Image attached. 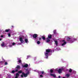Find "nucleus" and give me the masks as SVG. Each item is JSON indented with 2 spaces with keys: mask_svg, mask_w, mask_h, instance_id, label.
<instances>
[{
  "mask_svg": "<svg viewBox=\"0 0 78 78\" xmlns=\"http://www.w3.org/2000/svg\"><path fill=\"white\" fill-rule=\"evenodd\" d=\"M28 76V74H25L24 73H22V75L21 76V77H27Z\"/></svg>",
  "mask_w": 78,
  "mask_h": 78,
  "instance_id": "obj_5",
  "label": "nucleus"
},
{
  "mask_svg": "<svg viewBox=\"0 0 78 78\" xmlns=\"http://www.w3.org/2000/svg\"><path fill=\"white\" fill-rule=\"evenodd\" d=\"M50 71L51 72V73H52V72H53V70L51 69V70Z\"/></svg>",
  "mask_w": 78,
  "mask_h": 78,
  "instance_id": "obj_24",
  "label": "nucleus"
},
{
  "mask_svg": "<svg viewBox=\"0 0 78 78\" xmlns=\"http://www.w3.org/2000/svg\"><path fill=\"white\" fill-rule=\"evenodd\" d=\"M1 46L2 47H3V46H5V44H4V43H3L2 44H1Z\"/></svg>",
  "mask_w": 78,
  "mask_h": 78,
  "instance_id": "obj_17",
  "label": "nucleus"
},
{
  "mask_svg": "<svg viewBox=\"0 0 78 78\" xmlns=\"http://www.w3.org/2000/svg\"><path fill=\"white\" fill-rule=\"evenodd\" d=\"M42 39H43V40H45V37H44L43 36Z\"/></svg>",
  "mask_w": 78,
  "mask_h": 78,
  "instance_id": "obj_20",
  "label": "nucleus"
},
{
  "mask_svg": "<svg viewBox=\"0 0 78 78\" xmlns=\"http://www.w3.org/2000/svg\"><path fill=\"white\" fill-rule=\"evenodd\" d=\"M58 72L59 73H61L62 72V69H59L58 70Z\"/></svg>",
  "mask_w": 78,
  "mask_h": 78,
  "instance_id": "obj_8",
  "label": "nucleus"
},
{
  "mask_svg": "<svg viewBox=\"0 0 78 78\" xmlns=\"http://www.w3.org/2000/svg\"><path fill=\"white\" fill-rule=\"evenodd\" d=\"M34 71H36V70H34Z\"/></svg>",
  "mask_w": 78,
  "mask_h": 78,
  "instance_id": "obj_40",
  "label": "nucleus"
},
{
  "mask_svg": "<svg viewBox=\"0 0 78 78\" xmlns=\"http://www.w3.org/2000/svg\"><path fill=\"white\" fill-rule=\"evenodd\" d=\"M28 57V56H27V58Z\"/></svg>",
  "mask_w": 78,
  "mask_h": 78,
  "instance_id": "obj_37",
  "label": "nucleus"
},
{
  "mask_svg": "<svg viewBox=\"0 0 78 78\" xmlns=\"http://www.w3.org/2000/svg\"><path fill=\"white\" fill-rule=\"evenodd\" d=\"M25 41L26 42V43H27V42H28V39H25Z\"/></svg>",
  "mask_w": 78,
  "mask_h": 78,
  "instance_id": "obj_18",
  "label": "nucleus"
},
{
  "mask_svg": "<svg viewBox=\"0 0 78 78\" xmlns=\"http://www.w3.org/2000/svg\"><path fill=\"white\" fill-rule=\"evenodd\" d=\"M58 78H61V76H58Z\"/></svg>",
  "mask_w": 78,
  "mask_h": 78,
  "instance_id": "obj_35",
  "label": "nucleus"
},
{
  "mask_svg": "<svg viewBox=\"0 0 78 78\" xmlns=\"http://www.w3.org/2000/svg\"><path fill=\"white\" fill-rule=\"evenodd\" d=\"M61 44H62V46H64V45H65L66 44H67V43L64 40H62L61 41Z\"/></svg>",
  "mask_w": 78,
  "mask_h": 78,
  "instance_id": "obj_4",
  "label": "nucleus"
},
{
  "mask_svg": "<svg viewBox=\"0 0 78 78\" xmlns=\"http://www.w3.org/2000/svg\"><path fill=\"white\" fill-rule=\"evenodd\" d=\"M25 38V37L23 36H20V41L21 42V43H23L24 41H23V39Z\"/></svg>",
  "mask_w": 78,
  "mask_h": 78,
  "instance_id": "obj_2",
  "label": "nucleus"
},
{
  "mask_svg": "<svg viewBox=\"0 0 78 78\" xmlns=\"http://www.w3.org/2000/svg\"><path fill=\"white\" fill-rule=\"evenodd\" d=\"M58 69L57 68L55 69V71H58Z\"/></svg>",
  "mask_w": 78,
  "mask_h": 78,
  "instance_id": "obj_30",
  "label": "nucleus"
},
{
  "mask_svg": "<svg viewBox=\"0 0 78 78\" xmlns=\"http://www.w3.org/2000/svg\"><path fill=\"white\" fill-rule=\"evenodd\" d=\"M19 74H18V73H16V76L15 77V78H18V77L19 76Z\"/></svg>",
  "mask_w": 78,
  "mask_h": 78,
  "instance_id": "obj_11",
  "label": "nucleus"
},
{
  "mask_svg": "<svg viewBox=\"0 0 78 78\" xmlns=\"http://www.w3.org/2000/svg\"><path fill=\"white\" fill-rule=\"evenodd\" d=\"M9 47H11L9 46Z\"/></svg>",
  "mask_w": 78,
  "mask_h": 78,
  "instance_id": "obj_39",
  "label": "nucleus"
},
{
  "mask_svg": "<svg viewBox=\"0 0 78 78\" xmlns=\"http://www.w3.org/2000/svg\"><path fill=\"white\" fill-rule=\"evenodd\" d=\"M22 71H20L18 72V73H22Z\"/></svg>",
  "mask_w": 78,
  "mask_h": 78,
  "instance_id": "obj_19",
  "label": "nucleus"
},
{
  "mask_svg": "<svg viewBox=\"0 0 78 78\" xmlns=\"http://www.w3.org/2000/svg\"><path fill=\"white\" fill-rule=\"evenodd\" d=\"M1 37H3V35H1Z\"/></svg>",
  "mask_w": 78,
  "mask_h": 78,
  "instance_id": "obj_33",
  "label": "nucleus"
},
{
  "mask_svg": "<svg viewBox=\"0 0 78 78\" xmlns=\"http://www.w3.org/2000/svg\"><path fill=\"white\" fill-rule=\"evenodd\" d=\"M18 59L19 60V59L20 60L18 61L19 62H21V60H20V58H18Z\"/></svg>",
  "mask_w": 78,
  "mask_h": 78,
  "instance_id": "obj_15",
  "label": "nucleus"
},
{
  "mask_svg": "<svg viewBox=\"0 0 78 78\" xmlns=\"http://www.w3.org/2000/svg\"><path fill=\"white\" fill-rule=\"evenodd\" d=\"M53 31L54 33H56V30H54Z\"/></svg>",
  "mask_w": 78,
  "mask_h": 78,
  "instance_id": "obj_31",
  "label": "nucleus"
},
{
  "mask_svg": "<svg viewBox=\"0 0 78 78\" xmlns=\"http://www.w3.org/2000/svg\"><path fill=\"white\" fill-rule=\"evenodd\" d=\"M5 32H8V31H9V30H5Z\"/></svg>",
  "mask_w": 78,
  "mask_h": 78,
  "instance_id": "obj_23",
  "label": "nucleus"
},
{
  "mask_svg": "<svg viewBox=\"0 0 78 78\" xmlns=\"http://www.w3.org/2000/svg\"><path fill=\"white\" fill-rule=\"evenodd\" d=\"M5 65H7L8 64V63L7 62H5Z\"/></svg>",
  "mask_w": 78,
  "mask_h": 78,
  "instance_id": "obj_28",
  "label": "nucleus"
},
{
  "mask_svg": "<svg viewBox=\"0 0 78 78\" xmlns=\"http://www.w3.org/2000/svg\"><path fill=\"white\" fill-rule=\"evenodd\" d=\"M50 75L53 77H56V75L53 74H51Z\"/></svg>",
  "mask_w": 78,
  "mask_h": 78,
  "instance_id": "obj_9",
  "label": "nucleus"
},
{
  "mask_svg": "<svg viewBox=\"0 0 78 78\" xmlns=\"http://www.w3.org/2000/svg\"><path fill=\"white\" fill-rule=\"evenodd\" d=\"M66 76L67 77H69L70 76V74H67L66 75Z\"/></svg>",
  "mask_w": 78,
  "mask_h": 78,
  "instance_id": "obj_14",
  "label": "nucleus"
},
{
  "mask_svg": "<svg viewBox=\"0 0 78 78\" xmlns=\"http://www.w3.org/2000/svg\"><path fill=\"white\" fill-rule=\"evenodd\" d=\"M0 41H2V39L0 38Z\"/></svg>",
  "mask_w": 78,
  "mask_h": 78,
  "instance_id": "obj_36",
  "label": "nucleus"
},
{
  "mask_svg": "<svg viewBox=\"0 0 78 78\" xmlns=\"http://www.w3.org/2000/svg\"><path fill=\"white\" fill-rule=\"evenodd\" d=\"M52 36V35L50 34H49L48 35V37L49 38V39H51V37Z\"/></svg>",
  "mask_w": 78,
  "mask_h": 78,
  "instance_id": "obj_6",
  "label": "nucleus"
},
{
  "mask_svg": "<svg viewBox=\"0 0 78 78\" xmlns=\"http://www.w3.org/2000/svg\"><path fill=\"white\" fill-rule=\"evenodd\" d=\"M18 71V70L17 69L15 70V72H17Z\"/></svg>",
  "mask_w": 78,
  "mask_h": 78,
  "instance_id": "obj_34",
  "label": "nucleus"
},
{
  "mask_svg": "<svg viewBox=\"0 0 78 78\" xmlns=\"http://www.w3.org/2000/svg\"><path fill=\"white\" fill-rule=\"evenodd\" d=\"M12 45H15V43H12Z\"/></svg>",
  "mask_w": 78,
  "mask_h": 78,
  "instance_id": "obj_29",
  "label": "nucleus"
},
{
  "mask_svg": "<svg viewBox=\"0 0 78 78\" xmlns=\"http://www.w3.org/2000/svg\"><path fill=\"white\" fill-rule=\"evenodd\" d=\"M14 72H15V71L14 70H13L12 71V73H14Z\"/></svg>",
  "mask_w": 78,
  "mask_h": 78,
  "instance_id": "obj_25",
  "label": "nucleus"
},
{
  "mask_svg": "<svg viewBox=\"0 0 78 78\" xmlns=\"http://www.w3.org/2000/svg\"><path fill=\"white\" fill-rule=\"evenodd\" d=\"M28 66V64H26L24 65V66H23V67H27Z\"/></svg>",
  "mask_w": 78,
  "mask_h": 78,
  "instance_id": "obj_10",
  "label": "nucleus"
},
{
  "mask_svg": "<svg viewBox=\"0 0 78 78\" xmlns=\"http://www.w3.org/2000/svg\"><path fill=\"white\" fill-rule=\"evenodd\" d=\"M55 44H56V45H58V41H55Z\"/></svg>",
  "mask_w": 78,
  "mask_h": 78,
  "instance_id": "obj_13",
  "label": "nucleus"
},
{
  "mask_svg": "<svg viewBox=\"0 0 78 78\" xmlns=\"http://www.w3.org/2000/svg\"><path fill=\"white\" fill-rule=\"evenodd\" d=\"M41 74H45V73H44V71H42L41 72Z\"/></svg>",
  "mask_w": 78,
  "mask_h": 78,
  "instance_id": "obj_22",
  "label": "nucleus"
},
{
  "mask_svg": "<svg viewBox=\"0 0 78 78\" xmlns=\"http://www.w3.org/2000/svg\"><path fill=\"white\" fill-rule=\"evenodd\" d=\"M72 69H69V72H72Z\"/></svg>",
  "mask_w": 78,
  "mask_h": 78,
  "instance_id": "obj_27",
  "label": "nucleus"
},
{
  "mask_svg": "<svg viewBox=\"0 0 78 78\" xmlns=\"http://www.w3.org/2000/svg\"><path fill=\"white\" fill-rule=\"evenodd\" d=\"M46 58H47V57H46Z\"/></svg>",
  "mask_w": 78,
  "mask_h": 78,
  "instance_id": "obj_38",
  "label": "nucleus"
},
{
  "mask_svg": "<svg viewBox=\"0 0 78 78\" xmlns=\"http://www.w3.org/2000/svg\"><path fill=\"white\" fill-rule=\"evenodd\" d=\"M67 41H68L69 42H70V43H73V41H76V39H72L71 38L68 37Z\"/></svg>",
  "mask_w": 78,
  "mask_h": 78,
  "instance_id": "obj_1",
  "label": "nucleus"
},
{
  "mask_svg": "<svg viewBox=\"0 0 78 78\" xmlns=\"http://www.w3.org/2000/svg\"><path fill=\"white\" fill-rule=\"evenodd\" d=\"M37 34H34L33 35V37L34 38H36L37 37Z\"/></svg>",
  "mask_w": 78,
  "mask_h": 78,
  "instance_id": "obj_7",
  "label": "nucleus"
},
{
  "mask_svg": "<svg viewBox=\"0 0 78 78\" xmlns=\"http://www.w3.org/2000/svg\"><path fill=\"white\" fill-rule=\"evenodd\" d=\"M37 44H40V42L39 41H38L37 42Z\"/></svg>",
  "mask_w": 78,
  "mask_h": 78,
  "instance_id": "obj_21",
  "label": "nucleus"
},
{
  "mask_svg": "<svg viewBox=\"0 0 78 78\" xmlns=\"http://www.w3.org/2000/svg\"><path fill=\"white\" fill-rule=\"evenodd\" d=\"M50 39L48 38H47V42H50Z\"/></svg>",
  "mask_w": 78,
  "mask_h": 78,
  "instance_id": "obj_12",
  "label": "nucleus"
},
{
  "mask_svg": "<svg viewBox=\"0 0 78 78\" xmlns=\"http://www.w3.org/2000/svg\"><path fill=\"white\" fill-rule=\"evenodd\" d=\"M40 76L41 77H43V76L42 75H40Z\"/></svg>",
  "mask_w": 78,
  "mask_h": 78,
  "instance_id": "obj_32",
  "label": "nucleus"
},
{
  "mask_svg": "<svg viewBox=\"0 0 78 78\" xmlns=\"http://www.w3.org/2000/svg\"><path fill=\"white\" fill-rule=\"evenodd\" d=\"M51 51V50H50V49H46V52L44 53L46 56H48V53H50Z\"/></svg>",
  "mask_w": 78,
  "mask_h": 78,
  "instance_id": "obj_3",
  "label": "nucleus"
},
{
  "mask_svg": "<svg viewBox=\"0 0 78 78\" xmlns=\"http://www.w3.org/2000/svg\"><path fill=\"white\" fill-rule=\"evenodd\" d=\"M20 66H17V67H16V69H20Z\"/></svg>",
  "mask_w": 78,
  "mask_h": 78,
  "instance_id": "obj_16",
  "label": "nucleus"
},
{
  "mask_svg": "<svg viewBox=\"0 0 78 78\" xmlns=\"http://www.w3.org/2000/svg\"><path fill=\"white\" fill-rule=\"evenodd\" d=\"M8 36L9 37H10L11 36V34H8Z\"/></svg>",
  "mask_w": 78,
  "mask_h": 78,
  "instance_id": "obj_26",
  "label": "nucleus"
}]
</instances>
